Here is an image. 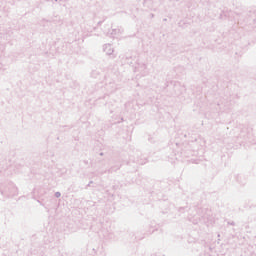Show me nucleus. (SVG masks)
Listing matches in <instances>:
<instances>
[{"mask_svg": "<svg viewBox=\"0 0 256 256\" xmlns=\"http://www.w3.org/2000/svg\"><path fill=\"white\" fill-rule=\"evenodd\" d=\"M55 197H57V198L61 197V193L60 192H56L55 193Z\"/></svg>", "mask_w": 256, "mask_h": 256, "instance_id": "nucleus-1", "label": "nucleus"}]
</instances>
